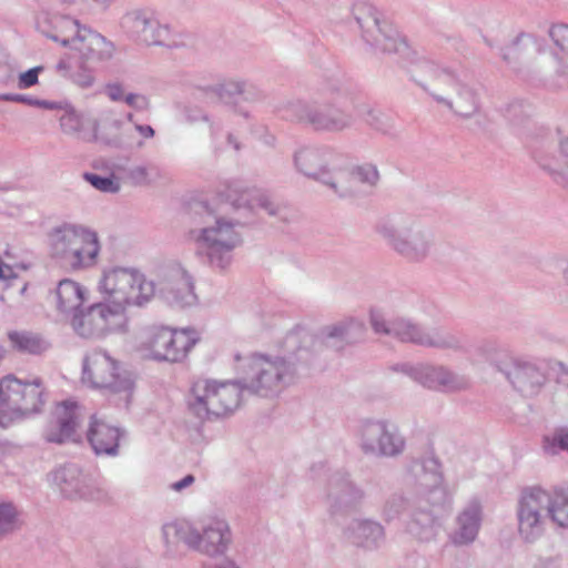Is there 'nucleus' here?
<instances>
[{
    "instance_id": "obj_3",
    "label": "nucleus",
    "mask_w": 568,
    "mask_h": 568,
    "mask_svg": "<svg viewBox=\"0 0 568 568\" xmlns=\"http://www.w3.org/2000/svg\"><path fill=\"white\" fill-rule=\"evenodd\" d=\"M49 254L61 267L79 272L99 263L101 243L91 227L63 222L53 226L47 235Z\"/></svg>"
},
{
    "instance_id": "obj_26",
    "label": "nucleus",
    "mask_w": 568,
    "mask_h": 568,
    "mask_svg": "<svg viewBox=\"0 0 568 568\" xmlns=\"http://www.w3.org/2000/svg\"><path fill=\"white\" fill-rule=\"evenodd\" d=\"M124 436L125 432L123 429L110 425L95 415L91 417L87 439L97 456H118L120 453V440Z\"/></svg>"
},
{
    "instance_id": "obj_38",
    "label": "nucleus",
    "mask_w": 568,
    "mask_h": 568,
    "mask_svg": "<svg viewBox=\"0 0 568 568\" xmlns=\"http://www.w3.org/2000/svg\"><path fill=\"white\" fill-rule=\"evenodd\" d=\"M537 161L557 183L568 186V136L560 141L558 155L539 154Z\"/></svg>"
},
{
    "instance_id": "obj_40",
    "label": "nucleus",
    "mask_w": 568,
    "mask_h": 568,
    "mask_svg": "<svg viewBox=\"0 0 568 568\" xmlns=\"http://www.w3.org/2000/svg\"><path fill=\"white\" fill-rule=\"evenodd\" d=\"M21 388V418L39 413L45 403L42 381L36 378L32 382H22Z\"/></svg>"
},
{
    "instance_id": "obj_19",
    "label": "nucleus",
    "mask_w": 568,
    "mask_h": 568,
    "mask_svg": "<svg viewBox=\"0 0 568 568\" xmlns=\"http://www.w3.org/2000/svg\"><path fill=\"white\" fill-rule=\"evenodd\" d=\"M199 337L194 329L158 328L151 338L150 348L159 361L180 362L195 345Z\"/></svg>"
},
{
    "instance_id": "obj_48",
    "label": "nucleus",
    "mask_w": 568,
    "mask_h": 568,
    "mask_svg": "<svg viewBox=\"0 0 568 568\" xmlns=\"http://www.w3.org/2000/svg\"><path fill=\"white\" fill-rule=\"evenodd\" d=\"M60 126L65 134L73 135L80 139L84 138V120L83 118L70 105L63 109L60 116Z\"/></svg>"
},
{
    "instance_id": "obj_58",
    "label": "nucleus",
    "mask_w": 568,
    "mask_h": 568,
    "mask_svg": "<svg viewBox=\"0 0 568 568\" xmlns=\"http://www.w3.org/2000/svg\"><path fill=\"white\" fill-rule=\"evenodd\" d=\"M105 94L113 102L124 101L126 94H124V90L121 83L112 82L105 85Z\"/></svg>"
},
{
    "instance_id": "obj_41",
    "label": "nucleus",
    "mask_w": 568,
    "mask_h": 568,
    "mask_svg": "<svg viewBox=\"0 0 568 568\" xmlns=\"http://www.w3.org/2000/svg\"><path fill=\"white\" fill-rule=\"evenodd\" d=\"M8 338L14 349L32 355H40L50 347V344L40 335L27 331L9 332Z\"/></svg>"
},
{
    "instance_id": "obj_5",
    "label": "nucleus",
    "mask_w": 568,
    "mask_h": 568,
    "mask_svg": "<svg viewBox=\"0 0 568 568\" xmlns=\"http://www.w3.org/2000/svg\"><path fill=\"white\" fill-rule=\"evenodd\" d=\"M371 325L375 333L389 335L403 343H410L424 348L467 353L464 338L452 331L426 327L410 318L397 317L386 321L378 311L371 312Z\"/></svg>"
},
{
    "instance_id": "obj_32",
    "label": "nucleus",
    "mask_w": 568,
    "mask_h": 568,
    "mask_svg": "<svg viewBox=\"0 0 568 568\" xmlns=\"http://www.w3.org/2000/svg\"><path fill=\"white\" fill-rule=\"evenodd\" d=\"M165 298L175 306L189 307L197 303L192 276L182 267L173 270L164 288Z\"/></svg>"
},
{
    "instance_id": "obj_16",
    "label": "nucleus",
    "mask_w": 568,
    "mask_h": 568,
    "mask_svg": "<svg viewBox=\"0 0 568 568\" xmlns=\"http://www.w3.org/2000/svg\"><path fill=\"white\" fill-rule=\"evenodd\" d=\"M354 17L362 30L363 39L375 49L393 53L406 49V43L384 19L383 13L371 3H359L354 9Z\"/></svg>"
},
{
    "instance_id": "obj_36",
    "label": "nucleus",
    "mask_w": 568,
    "mask_h": 568,
    "mask_svg": "<svg viewBox=\"0 0 568 568\" xmlns=\"http://www.w3.org/2000/svg\"><path fill=\"white\" fill-rule=\"evenodd\" d=\"M424 504H426L424 500H418L414 507L407 529L417 539L428 541L436 535V516L434 509Z\"/></svg>"
},
{
    "instance_id": "obj_57",
    "label": "nucleus",
    "mask_w": 568,
    "mask_h": 568,
    "mask_svg": "<svg viewBox=\"0 0 568 568\" xmlns=\"http://www.w3.org/2000/svg\"><path fill=\"white\" fill-rule=\"evenodd\" d=\"M134 130L140 135L141 140L136 142V148L142 149L144 141L153 139L155 130L149 124L134 123Z\"/></svg>"
},
{
    "instance_id": "obj_2",
    "label": "nucleus",
    "mask_w": 568,
    "mask_h": 568,
    "mask_svg": "<svg viewBox=\"0 0 568 568\" xmlns=\"http://www.w3.org/2000/svg\"><path fill=\"white\" fill-rule=\"evenodd\" d=\"M196 227L190 231V237L196 245V251L203 255L209 265L223 272L233 262V253L242 242L237 231V222L216 214L206 203H197L192 207Z\"/></svg>"
},
{
    "instance_id": "obj_27",
    "label": "nucleus",
    "mask_w": 568,
    "mask_h": 568,
    "mask_svg": "<svg viewBox=\"0 0 568 568\" xmlns=\"http://www.w3.org/2000/svg\"><path fill=\"white\" fill-rule=\"evenodd\" d=\"M223 197L235 209L246 207L248 210L261 209L268 215H276L280 212L264 192L255 187H246L242 182L233 181L225 185L222 192Z\"/></svg>"
},
{
    "instance_id": "obj_53",
    "label": "nucleus",
    "mask_w": 568,
    "mask_h": 568,
    "mask_svg": "<svg viewBox=\"0 0 568 568\" xmlns=\"http://www.w3.org/2000/svg\"><path fill=\"white\" fill-rule=\"evenodd\" d=\"M406 501L402 495H392L385 503L383 513L387 520L397 517L405 508Z\"/></svg>"
},
{
    "instance_id": "obj_60",
    "label": "nucleus",
    "mask_w": 568,
    "mask_h": 568,
    "mask_svg": "<svg viewBox=\"0 0 568 568\" xmlns=\"http://www.w3.org/2000/svg\"><path fill=\"white\" fill-rule=\"evenodd\" d=\"M195 481V477L193 475H186L179 481H175L170 485V488L175 491H181L187 487H190Z\"/></svg>"
},
{
    "instance_id": "obj_6",
    "label": "nucleus",
    "mask_w": 568,
    "mask_h": 568,
    "mask_svg": "<svg viewBox=\"0 0 568 568\" xmlns=\"http://www.w3.org/2000/svg\"><path fill=\"white\" fill-rule=\"evenodd\" d=\"M99 291L104 302L125 320L124 312L130 306L142 307L155 294V285L143 273L131 267L115 266L103 271Z\"/></svg>"
},
{
    "instance_id": "obj_28",
    "label": "nucleus",
    "mask_w": 568,
    "mask_h": 568,
    "mask_svg": "<svg viewBox=\"0 0 568 568\" xmlns=\"http://www.w3.org/2000/svg\"><path fill=\"white\" fill-rule=\"evenodd\" d=\"M483 520V507L478 499H470L455 519V528L449 535L456 546L473 544L479 532Z\"/></svg>"
},
{
    "instance_id": "obj_11",
    "label": "nucleus",
    "mask_w": 568,
    "mask_h": 568,
    "mask_svg": "<svg viewBox=\"0 0 568 568\" xmlns=\"http://www.w3.org/2000/svg\"><path fill=\"white\" fill-rule=\"evenodd\" d=\"M162 531L166 542H170V537L174 536L190 548L207 556L224 554L232 541L230 527L222 519L209 521L202 531L175 523L164 525Z\"/></svg>"
},
{
    "instance_id": "obj_18",
    "label": "nucleus",
    "mask_w": 568,
    "mask_h": 568,
    "mask_svg": "<svg viewBox=\"0 0 568 568\" xmlns=\"http://www.w3.org/2000/svg\"><path fill=\"white\" fill-rule=\"evenodd\" d=\"M124 321L109 304L101 302L92 304L85 311L74 313L71 325L78 335L98 338L119 329Z\"/></svg>"
},
{
    "instance_id": "obj_61",
    "label": "nucleus",
    "mask_w": 568,
    "mask_h": 568,
    "mask_svg": "<svg viewBox=\"0 0 568 568\" xmlns=\"http://www.w3.org/2000/svg\"><path fill=\"white\" fill-rule=\"evenodd\" d=\"M14 277L16 275L12 267L0 261V280H9Z\"/></svg>"
},
{
    "instance_id": "obj_15",
    "label": "nucleus",
    "mask_w": 568,
    "mask_h": 568,
    "mask_svg": "<svg viewBox=\"0 0 568 568\" xmlns=\"http://www.w3.org/2000/svg\"><path fill=\"white\" fill-rule=\"evenodd\" d=\"M358 446L368 456L394 458L403 454L406 440L397 426L385 419L363 420L357 429Z\"/></svg>"
},
{
    "instance_id": "obj_50",
    "label": "nucleus",
    "mask_w": 568,
    "mask_h": 568,
    "mask_svg": "<svg viewBox=\"0 0 568 568\" xmlns=\"http://www.w3.org/2000/svg\"><path fill=\"white\" fill-rule=\"evenodd\" d=\"M544 449L550 455L568 450V427H558L544 438Z\"/></svg>"
},
{
    "instance_id": "obj_25",
    "label": "nucleus",
    "mask_w": 568,
    "mask_h": 568,
    "mask_svg": "<svg viewBox=\"0 0 568 568\" xmlns=\"http://www.w3.org/2000/svg\"><path fill=\"white\" fill-rule=\"evenodd\" d=\"M506 377L526 397L538 395L547 382L545 372L536 363L524 359H515Z\"/></svg>"
},
{
    "instance_id": "obj_45",
    "label": "nucleus",
    "mask_w": 568,
    "mask_h": 568,
    "mask_svg": "<svg viewBox=\"0 0 568 568\" xmlns=\"http://www.w3.org/2000/svg\"><path fill=\"white\" fill-rule=\"evenodd\" d=\"M21 513L11 501H0V540L17 531L21 526Z\"/></svg>"
},
{
    "instance_id": "obj_42",
    "label": "nucleus",
    "mask_w": 568,
    "mask_h": 568,
    "mask_svg": "<svg viewBox=\"0 0 568 568\" xmlns=\"http://www.w3.org/2000/svg\"><path fill=\"white\" fill-rule=\"evenodd\" d=\"M55 69L61 75L70 79L74 84L82 89L91 88L94 84V71L97 68L91 67L81 60H79L77 70L74 71H71L70 62L64 59H61L57 63Z\"/></svg>"
},
{
    "instance_id": "obj_52",
    "label": "nucleus",
    "mask_w": 568,
    "mask_h": 568,
    "mask_svg": "<svg viewBox=\"0 0 568 568\" xmlns=\"http://www.w3.org/2000/svg\"><path fill=\"white\" fill-rule=\"evenodd\" d=\"M498 351L499 345L496 341L483 339L476 345L473 356L479 359L489 361L498 353Z\"/></svg>"
},
{
    "instance_id": "obj_12",
    "label": "nucleus",
    "mask_w": 568,
    "mask_h": 568,
    "mask_svg": "<svg viewBox=\"0 0 568 568\" xmlns=\"http://www.w3.org/2000/svg\"><path fill=\"white\" fill-rule=\"evenodd\" d=\"M549 503L548 490L540 486L521 489L516 507V518L518 535L525 542L532 544L545 534L549 519Z\"/></svg>"
},
{
    "instance_id": "obj_10",
    "label": "nucleus",
    "mask_w": 568,
    "mask_h": 568,
    "mask_svg": "<svg viewBox=\"0 0 568 568\" xmlns=\"http://www.w3.org/2000/svg\"><path fill=\"white\" fill-rule=\"evenodd\" d=\"M82 379L93 388L108 389L112 394L122 395L125 405L130 404L134 381L130 373H119L118 362L102 349H93L87 354L83 363Z\"/></svg>"
},
{
    "instance_id": "obj_24",
    "label": "nucleus",
    "mask_w": 568,
    "mask_h": 568,
    "mask_svg": "<svg viewBox=\"0 0 568 568\" xmlns=\"http://www.w3.org/2000/svg\"><path fill=\"white\" fill-rule=\"evenodd\" d=\"M79 52L80 60L94 68H101L114 55V44L102 34L83 27L71 48Z\"/></svg>"
},
{
    "instance_id": "obj_55",
    "label": "nucleus",
    "mask_w": 568,
    "mask_h": 568,
    "mask_svg": "<svg viewBox=\"0 0 568 568\" xmlns=\"http://www.w3.org/2000/svg\"><path fill=\"white\" fill-rule=\"evenodd\" d=\"M124 102L136 111H148L150 109V100L140 93H129L124 98Z\"/></svg>"
},
{
    "instance_id": "obj_37",
    "label": "nucleus",
    "mask_w": 568,
    "mask_h": 568,
    "mask_svg": "<svg viewBox=\"0 0 568 568\" xmlns=\"http://www.w3.org/2000/svg\"><path fill=\"white\" fill-rule=\"evenodd\" d=\"M55 298L59 312L73 315L85 301V290L79 283L65 278L59 282Z\"/></svg>"
},
{
    "instance_id": "obj_4",
    "label": "nucleus",
    "mask_w": 568,
    "mask_h": 568,
    "mask_svg": "<svg viewBox=\"0 0 568 568\" xmlns=\"http://www.w3.org/2000/svg\"><path fill=\"white\" fill-rule=\"evenodd\" d=\"M343 92L341 85L326 84L316 97L288 101L285 116L303 126L321 133H341L354 124L352 113L336 103Z\"/></svg>"
},
{
    "instance_id": "obj_21",
    "label": "nucleus",
    "mask_w": 568,
    "mask_h": 568,
    "mask_svg": "<svg viewBox=\"0 0 568 568\" xmlns=\"http://www.w3.org/2000/svg\"><path fill=\"white\" fill-rule=\"evenodd\" d=\"M333 153L325 148H302L294 154L295 168L305 176L321 181L331 187L334 180Z\"/></svg>"
},
{
    "instance_id": "obj_51",
    "label": "nucleus",
    "mask_w": 568,
    "mask_h": 568,
    "mask_svg": "<svg viewBox=\"0 0 568 568\" xmlns=\"http://www.w3.org/2000/svg\"><path fill=\"white\" fill-rule=\"evenodd\" d=\"M554 45L568 57V24L554 23L548 30Z\"/></svg>"
},
{
    "instance_id": "obj_14",
    "label": "nucleus",
    "mask_w": 568,
    "mask_h": 568,
    "mask_svg": "<svg viewBox=\"0 0 568 568\" xmlns=\"http://www.w3.org/2000/svg\"><path fill=\"white\" fill-rule=\"evenodd\" d=\"M389 369L408 376L430 390L458 393L470 387V379L467 375L456 373L442 364L403 362L392 365Z\"/></svg>"
},
{
    "instance_id": "obj_29",
    "label": "nucleus",
    "mask_w": 568,
    "mask_h": 568,
    "mask_svg": "<svg viewBox=\"0 0 568 568\" xmlns=\"http://www.w3.org/2000/svg\"><path fill=\"white\" fill-rule=\"evenodd\" d=\"M379 180L377 168L373 164L355 166L351 171L337 170L334 172V180L331 189L339 196H348L359 191V185L374 186Z\"/></svg>"
},
{
    "instance_id": "obj_17",
    "label": "nucleus",
    "mask_w": 568,
    "mask_h": 568,
    "mask_svg": "<svg viewBox=\"0 0 568 568\" xmlns=\"http://www.w3.org/2000/svg\"><path fill=\"white\" fill-rule=\"evenodd\" d=\"M53 480L61 494L69 499H84L99 503L112 500L109 488L75 464H67L53 473Z\"/></svg>"
},
{
    "instance_id": "obj_7",
    "label": "nucleus",
    "mask_w": 568,
    "mask_h": 568,
    "mask_svg": "<svg viewBox=\"0 0 568 568\" xmlns=\"http://www.w3.org/2000/svg\"><path fill=\"white\" fill-rule=\"evenodd\" d=\"M241 369L242 388L261 397L278 395L296 376V366L291 359L257 353L246 357Z\"/></svg>"
},
{
    "instance_id": "obj_30",
    "label": "nucleus",
    "mask_w": 568,
    "mask_h": 568,
    "mask_svg": "<svg viewBox=\"0 0 568 568\" xmlns=\"http://www.w3.org/2000/svg\"><path fill=\"white\" fill-rule=\"evenodd\" d=\"M22 381L13 375L0 379V426L7 427L21 418Z\"/></svg>"
},
{
    "instance_id": "obj_33",
    "label": "nucleus",
    "mask_w": 568,
    "mask_h": 568,
    "mask_svg": "<svg viewBox=\"0 0 568 568\" xmlns=\"http://www.w3.org/2000/svg\"><path fill=\"white\" fill-rule=\"evenodd\" d=\"M365 332V326L363 322L349 317L344 318L339 322H336L334 324L324 326L318 335L317 338L323 344H329L331 341H336L337 343H346V344H353L358 342Z\"/></svg>"
},
{
    "instance_id": "obj_43",
    "label": "nucleus",
    "mask_w": 568,
    "mask_h": 568,
    "mask_svg": "<svg viewBox=\"0 0 568 568\" xmlns=\"http://www.w3.org/2000/svg\"><path fill=\"white\" fill-rule=\"evenodd\" d=\"M549 518L560 527H568V485L548 491Z\"/></svg>"
},
{
    "instance_id": "obj_8",
    "label": "nucleus",
    "mask_w": 568,
    "mask_h": 568,
    "mask_svg": "<svg viewBox=\"0 0 568 568\" xmlns=\"http://www.w3.org/2000/svg\"><path fill=\"white\" fill-rule=\"evenodd\" d=\"M237 382H217L197 379L193 383L189 396V408L200 419L224 416L240 405L241 392Z\"/></svg>"
},
{
    "instance_id": "obj_23",
    "label": "nucleus",
    "mask_w": 568,
    "mask_h": 568,
    "mask_svg": "<svg viewBox=\"0 0 568 568\" xmlns=\"http://www.w3.org/2000/svg\"><path fill=\"white\" fill-rule=\"evenodd\" d=\"M37 29L48 39L63 47L72 48L74 39L82 33L78 20L55 12H42L37 18Z\"/></svg>"
},
{
    "instance_id": "obj_9",
    "label": "nucleus",
    "mask_w": 568,
    "mask_h": 568,
    "mask_svg": "<svg viewBox=\"0 0 568 568\" xmlns=\"http://www.w3.org/2000/svg\"><path fill=\"white\" fill-rule=\"evenodd\" d=\"M386 244L409 263H422L435 247V235L418 222H384L377 227Z\"/></svg>"
},
{
    "instance_id": "obj_54",
    "label": "nucleus",
    "mask_w": 568,
    "mask_h": 568,
    "mask_svg": "<svg viewBox=\"0 0 568 568\" xmlns=\"http://www.w3.org/2000/svg\"><path fill=\"white\" fill-rule=\"evenodd\" d=\"M42 71H43V67L38 65V67L29 69L26 72H22L18 79V88L23 90V89H29V88L36 85L38 83L39 74Z\"/></svg>"
},
{
    "instance_id": "obj_49",
    "label": "nucleus",
    "mask_w": 568,
    "mask_h": 568,
    "mask_svg": "<svg viewBox=\"0 0 568 568\" xmlns=\"http://www.w3.org/2000/svg\"><path fill=\"white\" fill-rule=\"evenodd\" d=\"M83 179L100 192L115 194L121 190L120 179L114 175L102 176L95 173L85 172L83 173Z\"/></svg>"
},
{
    "instance_id": "obj_35",
    "label": "nucleus",
    "mask_w": 568,
    "mask_h": 568,
    "mask_svg": "<svg viewBox=\"0 0 568 568\" xmlns=\"http://www.w3.org/2000/svg\"><path fill=\"white\" fill-rule=\"evenodd\" d=\"M200 93L211 102L230 103L241 93H256L257 88L251 83L241 80H225L215 85L199 89Z\"/></svg>"
},
{
    "instance_id": "obj_13",
    "label": "nucleus",
    "mask_w": 568,
    "mask_h": 568,
    "mask_svg": "<svg viewBox=\"0 0 568 568\" xmlns=\"http://www.w3.org/2000/svg\"><path fill=\"white\" fill-rule=\"evenodd\" d=\"M313 479H327L326 505L332 516L347 515L364 500L365 493L345 471L331 473L326 464L313 465L310 469Z\"/></svg>"
},
{
    "instance_id": "obj_44",
    "label": "nucleus",
    "mask_w": 568,
    "mask_h": 568,
    "mask_svg": "<svg viewBox=\"0 0 568 568\" xmlns=\"http://www.w3.org/2000/svg\"><path fill=\"white\" fill-rule=\"evenodd\" d=\"M358 112L363 121L375 131L383 134H392L395 131L394 119L385 112L368 105Z\"/></svg>"
},
{
    "instance_id": "obj_1",
    "label": "nucleus",
    "mask_w": 568,
    "mask_h": 568,
    "mask_svg": "<svg viewBox=\"0 0 568 568\" xmlns=\"http://www.w3.org/2000/svg\"><path fill=\"white\" fill-rule=\"evenodd\" d=\"M409 74L432 99L455 115L470 119L480 111V98L475 84L465 75L418 57L409 67Z\"/></svg>"
},
{
    "instance_id": "obj_63",
    "label": "nucleus",
    "mask_w": 568,
    "mask_h": 568,
    "mask_svg": "<svg viewBox=\"0 0 568 568\" xmlns=\"http://www.w3.org/2000/svg\"><path fill=\"white\" fill-rule=\"evenodd\" d=\"M241 95H243L245 101H251V102L260 101L264 98V94L260 89H257V94L244 92V93H241Z\"/></svg>"
},
{
    "instance_id": "obj_22",
    "label": "nucleus",
    "mask_w": 568,
    "mask_h": 568,
    "mask_svg": "<svg viewBox=\"0 0 568 568\" xmlns=\"http://www.w3.org/2000/svg\"><path fill=\"white\" fill-rule=\"evenodd\" d=\"M123 27L138 41L148 45H162L170 39V28L145 11H133L123 19Z\"/></svg>"
},
{
    "instance_id": "obj_34",
    "label": "nucleus",
    "mask_w": 568,
    "mask_h": 568,
    "mask_svg": "<svg viewBox=\"0 0 568 568\" xmlns=\"http://www.w3.org/2000/svg\"><path fill=\"white\" fill-rule=\"evenodd\" d=\"M416 484L424 490L433 491L443 483L442 465L435 456L412 462L408 468Z\"/></svg>"
},
{
    "instance_id": "obj_39",
    "label": "nucleus",
    "mask_w": 568,
    "mask_h": 568,
    "mask_svg": "<svg viewBox=\"0 0 568 568\" xmlns=\"http://www.w3.org/2000/svg\"><path fill=\"white\" fill-rule=\"evenodd\" d=\"M534 105L524 99H514L503 109V115L508 124L518 133L531 124Z\"/></svg>"
},
{
    "instance_id": "obj_62",
    "label": "nucleus",
    "mask_w": 568,
    "mask_h": 568,
    "mask_svg": "<svg viewBox=\"0 0 568 568\" xmlns=\"http://www.w3.org/2000/svg\"><path fill=\"white\" fill-rule=\"evenodd\" d=\"M204 568H241V567L234 560L226 558L215 565L206 566Z\"/></svg>"
},
{
    "instance_id": "obj_20",
    "label": "nucleus",
    "mask_w": 568,
    "mask_h": 568,
    "mask_svg": "<svg viewBox=\"0 0 568 568\" xmlns=\"http://www.w3.org/2000/svg\"><path fill=\"white\" fill-rule=\"evenodd\" d=\"M82 420L80 406L72 400H64L57 405L49 420L43 436L47 442L63 444L75 442L77 429Z\"/></svg>"
},
{
    "instance_id": "obj_46",
    "label": "nucleus",
    "mask_w": 568,
    "mask_h": 568,
    "mask_svg": "<svg viewBox=\"0 0 568 568\" xmlns=\"http://www.w3.org/2000/svg\"><path fill=\"white\" fill-rule=\"evenodd\" d=\"M540 43L537 37L531 33H519L513 41L511 45L504 52L503 59L508 64H513L514 61L518 60L523 52L527 49L539 51Z\"/></svg>"
},
{
    "instance_id": "obj_47",
    "label": "nucleus",
    "mask_w": 568,
    "mask_h": 568,
    "mask_svg": "<svg viewBox=\"0 0 568 568\" xmlns=\"http://www.w3.org/2000/svg\"><path fill=\"white\" fill-rule=\"evenodd\" d=\"M126 178L135 186L150 185L163 178L162 171L155 164H140L126 171Z\"/></svg>"
},
{
    "instance_id": "obj_56",
    "label": "nucleus",
    "mask_w": 568,
    "mask_h": 568,
    "mask_svg": "<svg viewBox=\"0 0 568 568\" xmlns=\"http://www.w3.org/2000/svg\"><path fill=\"white\" fill-rule=\"evenodd\" d=\"M0 101H7V102H17L27 104L30 106H36V103H38L37 98H32L26 94H19V93H0Z\"/></svg>"
},
{
    "instance_id": "obj_59",
    "label": "nucleus",
    "mask_w": 568,
    "mask_h": 568,
    "mask_svg": "<svg viewBox=\"0 0 568 568\" xmlns=\"http://www.w3.org/2000/svg\"><path fill=\"white\" fill-rule=\"evenodd\" d=\"M183 115L186 122L196 123L199 121H207V115L197 108L185 106L183 110Z\"/></svg>"
},
{
    "instance_id": "obj_64",
    "label": "nucleus",
    "mask_w": 568,
    "mask_h": 568,
    "mask_svg": "<svg viewBox=\"0 0 568 568\" xmlns=\"http://www.w3.org/2000/svg\"><path fill=\"white\" fill-rule=\"evenodd\" d=\"M36 106L42 108V109H47V110H53V109L61 108L55 102H51V101H47V100H40V99H38V103H36Z\"/></svg>"
},
{
    "instance_id": "obj_31",
    "label": "nucleus",
    "mask_w": 568,
    "mask_h": 568,
    "mask_svg": "<svg viewBox=\"0 0 568 568\" xmlns=\"http://www.w3.org/2000/svg\"><path fill=\"white\" fill-rule=\"evenodd\" d=\"M346 539L357 547L374 550L382 546L385 540L383 526L369 519H355L345 530Z\"/></svg>"
}]
</instances>
